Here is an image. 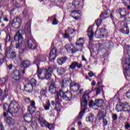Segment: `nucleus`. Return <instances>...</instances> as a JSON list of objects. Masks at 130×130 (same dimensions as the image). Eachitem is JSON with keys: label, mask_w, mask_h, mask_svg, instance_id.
<instances>
[{"label": "nucleus", "mask_w": 130, "mask_h": 130, "mask_svg": "<svg viewBox=\"0 0 130 130\" xmlns=\"http://www.w3.org/2000/svg\"><path fill=\"white\" fill-rule=\"evenodd\" d=\"M113 119L114 120H116V119H117V115H116V114H114L113 115Z\"/></svg>", "instance_id": "052dcab7"}, {"label": "nucleus", "mask_w": 130, "mask_h": 130, "mask_svg": "<svg viewBox=\"0 0 130 130\" xmlns=\"http://www.w3.org/2000/svg\"><path fill=\"white\" fill-rule=\"evenodd\" d=\"M7 122L9 125H14L16 123V121L12 117H9L7 118Z\"/></svg>", "instance_id": "bb28decb"}, {"label": "nucleus", "mask_w": 130, "mask_h": 130, "mask_svg": "<svg viewBox=\"0 0 130 130\" xmlns=\"http://www.w3.org/2000/svg\"><path fill=\"white\" fill-rule=\"evenodd\" d=\"M67 82H69V80H67L66 78H64L62 80V84L61 85V88H63V87H64V85H66V83H67Z\"/></svg>", "instance_id": "79ce46f5"}, {"label": "nucleus", "mask_w": 130, "mask_h": 130, "mask_svg": "<svg viewBox=\"0 0 130 130\" xmlns=\"http://www.w3.org/2000/svg\"><path fill=\"white\" fill-rule=\"evenodd\" d=\"M36 114L39 116L38 121L42 126H44L45 125L46 127H48L49 129H53V124L49 123L46 120H43V118H42L41 115H40V112L37 111Z\"/></svg>", "instance_id": "39448f33"}, {"label": "nucleus", "mask_w": 130, "mask_h": 130, "mask_svg": "<svg viewBox=\"0 0 130 130\" xmlns=\"http://www.w3.org/2000/svg\"><path fill=\"white\" fill-rule=\"evenodd\" d=\"M88 76L89 77H90L91 78H92V77H93V76H94V73H93V72H90L89 73H88Z\"/></svg>", "instance_id": "338daca9"}, {"label": "nucleus", "mask_w": 130, "mask_h": 130, "mask_svg": "<svg viewBox=\"0 0 130 130\" xmlns=\"http://www.w3.org/2000/svg\"><path fill=\"white\" fill-rule=\"evenodd\" d=\"M4 59H5V56L0 53V63H3L4 62Z\"/></svg>", "instance_id": "c03bdc74"}, {"label": "nucleus", "mask_w": 130, "mask_h": 130, "mask_svg": "<svg viewBox=\"0 0 130 130\" xmlns=\"http://www.w3.org/2000/svg\"><path fill=\"white\" fill-rule=\"evenodd\" d=\"M37 66V74L39 79L43 80H51V76L53 73V71L57 69L56 66L52 64L47 69L45 70V73H44V70L40 69L39 66Z\"/></svg>", "instance_id": "f257e3e1"}, {"label": "nucleus", "mask_w": 130, "mask_h": 130, "mask_svg": "<svg viewBox=\"0 0 130 130\" xmlns=\"http://www.w3.org/2000/svg\"><path fill=\"white\" fill-rule=\"evenodd\" d=\"M125 6H127L128 4H130V0H122Z\"/></svg>", "instance_id": "3c124183"}, {"label": "nucleus", "mask_w": 130, "mask_h": 130, "mask_svg": "<svg viewBox=\"0 0 130 130\" xmlns=\"http://www.w3.org/2000/svg\"><path fill=\"white\" fill-rule=\"evenodd\" d=\"M124 74L125 76L130 77V67L126 66L124 71Z\"/></svg>", "instance_id": "2f4dec72"}, {"label": "nucleus", "mask_w": 130, "mask_h": 130, "mask_svg": "<svg viewBox=\"0 0 130 130\" xmlns=\"http://www.w3.org/2000/svg\"><path fill=\"white\" fill-rule=\"evenodd\" d=\"M76 45H77V46H80L81 47H83V44L82 43H76Z\"/></svg>", "instance_id": "e2e57ef3"}, {"label": "nucleus", "mask_w": 130, "mask_h": 130, "mask_svg": "<svg viewBox=\"0 0 130 130\" xmlns=\"http://www.w3.org/2000/svg\"><path fill=\"white\" fill-rule=\"evenodd\" d=\"M98 84H97V85L98 86H99V85H100V83H102V80H101V79H100V78H99L98 79Z\"/></svg>", "instance_id": "0e129e2a"}, {"label": "nucleus", "mask_w": 130, "mask_h": 130, "mask_svg": "<svg viewBox=\"0 0 130 130\" xmlns=\"http://www.w3.org/2000/svg\"><path fill=\"white\" fill-rule=\"evenodd\" d=\"M32 114H26L24 115V119L26 122H32Z\"/></svg>", "instance_id": "412c9836"}, {"label": "nucleus", "mask_w": 130, "mask_h": 130, "mask_svg": "<svg viewBox=\"0 0 130 130\" xmlns=\"http://www.w3.org/2000/svg\"><path fill=\"white\" fill-rule=\"evenodd\" d=\"M87 35L89 38V41H93V37H94V31H93V27L90 26L87 30Z\"/></svg>", "instance_id": "2eb2a0df"}, {"label": "nucleus", "mask_w": 130, "mask_h": 130, "mask_svg": "<svg viewBox=\"0 0 130 130\" xmlns=\"http://www.w3.org/2000/svg\"><path fill=\"white\" fill-rule=\"evenodd\" d=\"M3 109L6 110L8 113H17L19 111V106L16 102H11L9 105L8 104H5L4 106Z\"/></svg>", "instance_id": "f03ea898"}, {"label": "nucleus", "mask_w": 130, "mask_h": 130, "mask_svg": "<svg viewBox=\"0 0 130 130\" xmlns=\"http://www.w3.org/2000/svg\"><path fill=\"white\" fill-rule=\"evenodd\" d=\"M106 115L104 114V111L101 110L98 113V118L99 120H102L104 117H106Z\"/></svg>", "instance_id": "5701e85b"}, {"label": "nucleus", "mask_w": 130, "mask_h": 130, "mask_svg": "<svg viewBox=\"0 0 130 130\" xmlns=\"http://www.w3.org/2000/svg\"><path fill=\"white\" fill-rule=\"evenodd\" d=\"M81 3V0H74V2H73V6L75 7H77V6H79L80 3Z\"/></svg>", "instance_id": "a19ab883"}, {"label": "nucleus", "mask_w": 130, "mask_h": 130, "mask_svg": "<svg viewBox=\"0 0 130 130\" xmlns=\"http://www.w3.org/2000/svg\"><path fill=\"white\" fill-rule=\"evenodd\" d=\"M11 77L12 79H14L15 81H21L22 79V75H21V72L19 70L15 71L11 74Z\"/></svg>", "instance_id": "0eeeda50"}, {"label": "nucleus", "mask_w": 130, "mask_h": 130, "mask_svg": "<svg viewBox=\"0 0 130 130\" xmlns=\"http://www.w3.org/2000/svg\"><path fill=\"white\" fill-rule=\"evenodd\" d=\"M57 24H58V21H57V19H56L55 17H54V19H53L52 24L57 25Z\"/></svg>", "instance_id": "09e8293b"}, {"label": "nucleus", "mask_w": 130, "mask_h": 130, "mask_svg": "<svg viewBox=\"0 0 130 130\" xmlns=\"http://www.w3.org/2000/svg\"><path fill=\"white\" fill-rule=\"evenodd\" d=\"M19 130H27V128H26V127L21 126L19 128Z\"/></svg>", "instance_id": "69168bd1"}, {"label": "nucleus", "mask_w": 130, "mask_h": 130, "mask_svg": "<svg viewBox=\"0 0 130 130\" xmlns=\"http://www.w3.org/2000/svg\"><path fill=\"white\" fill-rule=\"evenodd\" d=\"M25 30L27 31L28 34H31V21H29L26 23Z\"/></svg>", "instance_id": "b1692460"}, {"label": "nucleus", "mask_w": 130, "mask_h": 130, "mask_svg": "<svg viewBox=\"0 0 130 130\" xmlns=\"http://www.w3.org/2000/svg\"><path fill=\"white\" fill-rule=\"evenodd\" d=\"M30 85H31L32 87H35L37 84V80L34 78H32L29 82V83Z\"/></svg>", "instance_id": "473e14b6"}, {"label": "nucleus", "mask_w": 130, "mask_h": 130, "mask_svg": "<svg viewBox=\"0 0 130 130\" xmlns=\"http://www.w3.org/2000/svg\"><path fill=\"white\" fill-rule=\"evenodd\" d=\"M47 92V90L46 89H42L40 91V94L41 96H45L46 97H47V96H46V94Z\"/></svg>", "instance_id": "c9c22d12"}, {"label": "nucleus", "mask_w": 130, "mask_h": 130, "mask_svg": "<svg viewBox=\"0 0 130 130\" xmlns=\"http://www.w3.org/2000/svg\"><path fill=\"white\" fill-rule=\"evenodd\" d=\"M31 127L34 129L37 128V127H38V124H37L36 122H33L31 123Z\"/></svg>", "instance_id": "37998d69"}, {"label": "nucleus", "mask_w": 130, "mask_h": 130, "mask_svg": "<svg viewBox=\"0 0 130 130\" xmlns=\"http://www.w3.org/2000/svg\"><path fill=\"white\" fill-rule=\"evenodd\" d=\"M50 102L49 101V100H48L46 104V105L44 107L45 110H49V107H50Z\"/></svg>", "instance_id": "e433bc0d"}, {"label": "nucleus", "mask_w": 130, "mask_h": 130, "mask_svg": "<svg viewBox=\"0 0 130 130\" xmlns=\"http://www.w3.org/2000/svg\"><path fill=\"white\" fill-rule=\"evenodd\" d=\"M24 101L27 104L31 102V100H30V98H25Z\"/></svg>", "instance_id": "5fc2aeb1"}, {"label": "nucleus", "mask_w": 130, "mask_h": 130, "mask_svg": "<svg viewBox=\"0 0 130 130\" xmlns=\"http://www.w3.org/2000/svg\"><path fill=\"white\" fill-rule=\"evenodd\" d=\"M72 14H79V15H82V12L79 10H74L72 11Z\"/></svg>", "instance_id": "49530a36"}, {"label": "nucleus", "mask_w": 130, "mask_h": 130, "mask_svg": "<svg viewBox=\"0 0 130 130\" xmlns=\"http://www.w3.org/2000/svg\"><path fill=\"white\" fill-rule=\"evenodd\" d=\"M49 91L51 94H56V93H57V95H59L58 94V92H57L56 84H55L54 82H53L50 84L49 87Z\"/></svg>", "instance_id": "9d476101"}, {"label": "nucleus", "mask_w": 130, "mask_h": 130, "mask_svg": "<svg viewBox=\"0 0 130 130\" xmlns=\"http://www.w3.org/2000/svg\"><path fill=\"white\" fill-rule=\"evenodd\" d=\"M126 21L127 20H125V22L123 24L124 28H125V29H124V28H121L120 32H121V33H123V34L128 35V34H129V28H128V26H127V25H128V23H127Z\"/></svg>", "instance_id": "f8f14e48"}, {"label": "nucleus", "mask_w": 130, "mask_h": 130, "mask_svg": "<svg viewBox=\"0 0 130 130\" xmlns=\"http://www.w3.org/2000/svg\"><path fill=\"white\" fill-rule=\"evenodd\" d=\"M35 110H36V108H33L32 107H29L28 108V111L30 114H34V113H35Z\"/></svg>", "instance_id": "f704fd0d"}, {"label": "nucleus", "mask_w": 130, "mask_h": 130, "mask_svg": "<svg viewBox=\"0 0 130 130\" xmlns=\"http://www.w3.org/2000/svg\"><path fill=\"white\" fill-rule=\"evenodd\" d=\"M124 64H128L127 67L128 68H130V58H126V59H125V60L124 61Z\"/></svg>", "instance_id": "ea45409f"}, {"label": "nucleus", "mask_w": 130, "mask_h": 130, "mask_svg": "<svg viewBox=\"0 0 130 130\" xmlns=\"http://www.w3.org/2000/svg\"><path fill=\"white\" fill-rule=\"evenodd\" d=\"M8 69L9 70H12L13 69V64H10L8 66Z\"/></svg>", "instance_id": "774afa93"}, {"label": "nucleus", "mask_w": 130, "mask_h": 130, "mask_svg": "<svg viewBox=\"0 0 130 130\" xmlns=\"http://www.w3.org/2000/svg\"><path fill=\"white\" fill-rule=\"evenodd\" d=\"M16 48H18L21 52H23L24 50L26 49V44L24 43H19L16 44L15 45Z\"/></svg>", "instance_id": "dca6fc26"}, {"label": "nucleus", "mask_w": 130, "mask_h": 130, "mask_svg": "<svg viewBox=\"0 0 130 130\" xmlns=\"http://www.w3.org/2000/svg\"><path fill=\"white\" fill-rule=\"evenodd\" d=\"M30 66H31V63L30 62V61L28 60H23L20 64V67L23 68L24 70L29 68Z\"/></svg>", "instance_id": "f3484780"}, {"label": "nucleus", "mask_w": 130, "mask_h": 130, "mask_svg": "<svg viewBox=\"0 0 130 130\" xmlns=\"http://www.w3.org/2000/svg\"><path fill=\"white\" fill-rule=\"evenodd\" d=\"M123 111L125 112H129L130 111V105L129 104L127 103H124V106L123 108Z\"/></svg>", "instance_id": "a878e982"}, {"label": "nucleus", "mask_w": 130, "mask_h": 130, "mask_svg": "<svg viewBox=\"0 0 130 130\" xmlns=\"http://www.w3.org/2000/svg\"><path fill=\"white\" fill-rule=\"evenodd\" d=\"M96 95H98L100 94L101 92H103V86H99L98 87L95 88Z\"/></svg>", "instance_id": "c756f323"}, {"label": "nucleus", "mask_w": 130, "mask_h": 130, "mask_svg": "<svg viewBox=\"0 0 130 130\" xmlns=\"http://www.w3.org/2000/svg\"><path fill=\"white\" fill-rule=\"evenodd\" d=\"M16 35L18 36V42L19 43H23V36H22V34L20 33V30L18 31L16 33Z\"/></svg>", "instance_id": "7c9ffc66"}, {"label": "nucleus", "mask_w": 130, "mask_h": 130, "mask_svg": "<svg viewBox=\"0 0 130 130\" xmlns=\"http://www.w3.org/2000/svg\"><path fill=\"white\" fill-rule=\"evenodd\" d=\"M81 88V84L76 83L74 81L70 83V89L73 92H78L79 89Z\"/></svg>", "instance_id": "1a4fd4ad"}, {"label": "nucleus", "mask_w": 130, "mask_h": 130, "mask_svg": "<svg viewBox=\"0 0 130 130\" xmlns=\"http://www.w3.org/2000/svg\"><path fill=\"white\" fill-rule=\"evenodd\" d=\"M105 16H107L108 17H113L112 14L111 13V11L109 9L107 10L106 12L102 13L101 17H104Z\"/></svg>", "instance_id": "cd10ccee"}, {"label": "nucleus", "mask_w": 130, "mask_h": 130, "mask_svg": "<svg viewBox=\"0 0 130 130\" xmlns=\"http://www.w3.org/2000/svg\"><path fill=\"white\" fill-rule=\"evenodd\" d=\"M58 95H59L61 98H62L63 100H66V101H70V100L73 98V94L71 91H64L62 88L59 91Z\"/></svg>", "instance_id": "20e7f679"}, {"label": "nucleus", "mask_w": 130, "mask_h": 130, "mask_svg": "<svg viewBox=\"0 0 130 130\" xmlns=\"http://www.w3.org/2000/svg\"><path fill=\"white\" fill-rule=\"evenodd\" d=\"M124 104V103H119L117 104L116 107V110H117V112L123 111Z\"/></svg>", "instance_id": "4be33fe9"}, {"label": "nucleus", "mask_w": 130, "mask_h": 130, "mask_svg": "<svg viewBox=\"0 0 130 130\" xmlns=\"http://www.w3.org/2000/svg\"><path fill=\"white\" fill-rule=\"evenodd\" d=\"M57 49L55 48H53L52 49V50L50 51L49 54V58L51 61H52V60H54L55 59V57L57 56Z\"/></svg>", "instance_id": "6e6552de"}, {"label": "nucleus", "mask_w": 130, "mask_h": 130, "mask_svg": "<svg viewBox=\"0 0 130 130\" xmlns=\"http://www.w3.org/2000/svg\"><path fill=\"white\" fill-rule=\"evenodd\" d=\"M24 90L28 93H31L33 91V86L32 85L27 83L24 85Z\"/></svg>", "instance_id": "aec40b11"}, {"label": "nucleus", "mask_w": 130, "mask_h": 130, "mask_svg": "<svg viewBox=\"0 0 130 130\" xmlns=\"http://www.w3.org/2000/svg\"><path fill=\"white\" fill-rule=\"evenodd\" d=\"M106 31V29L105 28H102L100 29V32L101 33L100 34L101 36H102L103 37H104V34L105 33Z\"/></svg>", "instance_id": "58836bf2"}, {"label": "nucleus", "mask_w": 130, "mask_h": 130, "mask_svg": "<svg viewBox=\"0 0 130 130\" xmlns=\"http://www.w3.org/2000/svg\"><path fill=\"white\" fill-rule=\"evenodd\" d=\"M30 103L31 107L36 108V107H35V101H32L30 102Z\"/></svg>", "instance_id": "13d9d810"}, {"label": "nucleus", "mask_w": 130, "mask_h": 130, "mask_svg": "<svg viewBox=\"0 0 130 130\" xmlns=\"http://www.w3.org/2000/svg\"><path fill=\"white\" fill-rule=\"evenodd\" d=\"M67 59H68V57H62L61 58H59L57 60V62L59 64L61 65L64 62H66V60H67Z\"/></svg>", "instance_id": "c85d7f7f"}, {"label": "nucleus", "mask_w": 130, "mask_h": 130, "mask_svg": "<svg viewBox=\"0 0 130 130\" xmlns=\"http://www.w3.org/2000/svg\"><path fill=\"white\" fill-rule=\"evenodd\" d=\"M103 123H104V126H106V125H107V123H108V121H107V120L104 118H103Z\"/></svg>", "instance_id": "864d4df0"}, {"label": "nucleus", "mask_w": 130, "mask_h": 130, "mask_svg": "<svg viewBox=\"0 0 130 130\" xmlns=\"http://www.w3.org/2000/svg\"><path fill=\"white\" fill-rule=\"evenodd\" d=\"M27 45L28 48L30 49H36L38 47V45L35 43V41L32 39H28Z\"/></svg>", "instance_id": "9b49d317"}, {"label": "nucleus", "mask_w": 130, "mask_h": 130, "mask_svg": "<svg viewBox=\"0 0 130 130\" xmlns=\"http://www.w3.org/2000/svg\"><path fill=\"white\" fill-rule=\"evenodd\" d=\"M6 56L7 58L14 59V58H16L17 54H16V52L13 51L11 52V51H8L6 54Z\"/></svg>", "instance_id": "a211bd4d"}, {"label": "nucleus", "mask_w": 130, "mask_h": 130, "mask_svg": "<svg viewBox=\"0 0 130 130\" xmlns=\"http://www.w3.org/2000/svg\"><path fill=\"white\" fill-rule=\"evenodd\" d=\"M94 103H93V100L90 101L89 104V107H92Z\"/></svg>", "instance_id": "680f3d73"}, {"label": "nucleus", "mask_w": 130, "mask_h": 130, "mask_svg": "<svg viewBox=\"0 0 130 130\" xmlns=\"http://www.w3.org/2000/svg\"><path fill=\"white\" fill-rule=\"evenodd\" d=\"M125 129H128V128H130V125L128 122H126L125 124L124 125Z\"/></svg>", "instance_id": "603ef678"}, {"label": "nucleus", "mask_w": 130, "mask_h": 130, "mask_svg": "<svg viewBox=\"0 0 130 130\" xmlns=\"http://www.w3.org/2000/svg\"><path fill=\"white\" fill-rule=\"evenodd\" d=\"M22 25V19L20 17H16L13 19V22L11 23V26L15 29H18L21 27Z\"/></svg>", "instance_id": "423d86ee"}, {"label": "nucleus", "mask_w": 130, "mask_h": 130, "mask_svg": "<svg viewBox=\"0 0 130 130\" xmlns=\"http://www.w3.org/2000/svg\"><path fill=\"white\" fill-rule=\"evenodd\" d=\"M119 14L121 17H125V11L123 10V11H120L119 12Z\"/></svg>", "instance_id": "de8ad7c7"}, {"label": "nucleus", "mask_w": 130, "mask_h": 130, "mask_svg": "<svg viewBox=\"0 0 130 130\" xmlns=\"http://www.w3.org/2000/svg\"><path fill=\"white\" fill-rule=\"evenodd\" d=\"M76 67L78 69H81V67H83V65L82 63L79 64V63L77 61H73L70 66V68L71 69V70H75Z\"/></svg>", "instance_id": "6ab92c4d"}, {"label": "nucleus", "mask_w": 130, "mask_h": 130, "mask_svg": "<svg viewBox=\"0 0 130 130\" xmlns=\"http://www.w3.org/2000/svg\"><path fill=\"white\" fill-rule=\"evenodd\" d=\"M64 38H67V39H70V35L67 34V30L65 31V34L63 36Z\"/></svg>", "instance_id": "6e6d98bb"}, {"label": "nucleus", "mask_w": 130, "mask_h": 130, "mask_svg": "<svg viewBox=\"0 0 130 130\" xmlns=\"http://www.w3.org/2000/svg\"><path fill=\"white\" fill-rule=\"evenodd\" d=\"M55 109L60 112V110L61 109V105L60 104H55Z\"/></svg>", "instance_id": "4c0bfd02"}, {"label": "nucleus", "mask_w": 130, "mask_h": 130, "mask_svg": "<svg viewBox=\"0 0 130 130\" xmlns=\"http://www.w3.org/2000/svg\"><path fill=\"white\" fill-rule=\"evenodd\" d=\"M61 72H64V69L63 68H61L60 69H59L57 71L59 75H62L63 73Z\"/></svg>", "instance_id": "8fccbe9b"}, {"label": "nucleus", "mask_w": 130, "mask_h": 130, "mask_svg": "<svg viewBox=\"0 0 130 130\" xmlns=\"http://www.w3.org/2000/svg\"><path fill=\"white\" fill-rule=\"evenodd\" d=\"M55 104H60V101L59 100V97L57 96L55 99Z\"/></svg>", "instance_id": "4d7b16f0"}, {"label": "nucleus", "mask_w": 130, "mask_h": 130, "mask_svg": "<svg viewBox=\"0 0 130 130\" xmlns=\"http://www.w3.org/2000/svg\"><path fill=\"white\" fill-rule=\"evenodd\" d=\"M95 23L98 26V27H99L102 23V20L101 19H98L95 21Z\"/></svg>", "instance_id": "a18cd8bd"}, {"label": "nucleus", "mask_w": 130, "mask_h": 130, "mask_svg": "<svg viewBox=\"0 0 130 130\" xmlns=\"http://www.w3.org/2000/svg\"><path fill=\"white\" fill-rule=\"evenodd\" d=\"M104 101L102 99H99L95 101V103H93V105H96L98 107H102L103 105Z\"/></svg>", "instance_id": "393cba45"}, {"label": "nucleus", "mask_w": 130, "mask_h": 130, "mask_svg": "<svg viewBox=\"0 0 130 130\" xmlns=\"http://www.w3.org/2000/svg\"><path fill=\"white\" fill-rule=\"evenodd\" d=\"M94 118H95V117L94 116V115L93 114H90L87 118L86 120L87 121H90L92 122L93 120H94Z\"/></svg>", "instance_id": "72a5a7b5"}, {"label": "nucleus", "mask_w": 130, "mask_h": 130, "mask_svg": "<svg viewBox=\"0 0 130 130\" xmlns=\"http://www.w3.org/2000/svg\"><path fill=\"white\" fill-rule=\"evenodd\" d=\"M125 94H126V97H127V98H130V90L126 91Z\"/></svg>", "instance_id": "bf43d9fd"}, {"label": "nucleus", "mask_w": 130, "mask_h": 130, "mask_svg": "<svg viewBox=\"0 0 130 130\" xmlns=\"http://www.w3.org/2000/svg\"><path fill=\"white\" fill-rule=\"evenodd\" d=\"M88 100H89V91L86 90L82 95V101H81V111L79 113L78 118H82L85 111H86V106L88 104Z\"/></svg>", "instance_id": "7ed1b4c3"}, {"label": "nucleus", "mask_w": 130, "mask_h": 130, "mask_svg": "<svg viewBox=\"0 0 130 130\" xmlns=\"http://www.w3.org/2000/svg\"><path fill=\"white\" fill-rule=\"evenodd\" d=\"M45 60H46V56L45 55L41 56L40 55H39L36 57L35 62V63H36L37 65L38 66L40 61H45Z\"/></svg>", "instance_id": "4468645a"}, {"label": "nucleus", "mask_w": 130, "mask_h": 130, "mask_svg": "<svg viewBox=\"0 0 130 130\" xmlns=\"http://www.w3.org/2000/svg\"><path fill=\"white\" fill-rule=\"evenodd\" d=\"M65 48L68 52L75 53L76 51H79V50H76L74 46L72 44H67L65 46Z\"/></svg>", "instance_id": "ddd939ff"}]
</instances>
